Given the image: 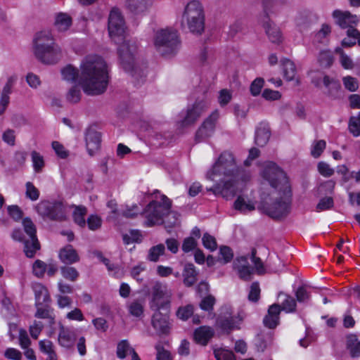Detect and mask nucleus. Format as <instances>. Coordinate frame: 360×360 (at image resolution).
<instances>
[{"label":"nucleus","mask_w":360,"mask_h":360,"mask_svg":"<svg viewBox=\"0 0 360 360\" xmlns=\"http://www.w3.org/2000/svg\"><path fill=\"white\" fill-rule=\"evenodd\" d=\"M61 74L63 79L68 82H73L77 79L83 91L89 96L103 94L109 82L107 64L101 57L96 55L84 58L80 65V73L77 68L68 65L62 69Z\"/></svg>","instance_id":"f257e3e1"},{"label":"nucleus","mask_w":360,"mask_h":360,"mask_svg":"<svg viewBox=\"0 0 360 360\" xmlns=\"http://www.w3.org/2000/svg\"><path fill=\"white\" fill-rule=\"evenodd\" d=\"M241 169L237 164L234 154L229 150L223 151L212 167L207 171L206 178L211 181H215L216 176L230 177L231 180L222 181V184L217 183L212 188H207L208 191L214 195H222L229 198L236 193L235 179L240 173Z\"/></svg>","instance_id":"f03ea898"},{"label":"nucleus","mask_w":360,"mask_h":360,"mask_svg":"<svg viewBox=\"0 0 360 360\" xmlns=\"http://www.w3.org/2000/svg\"><path fill=\"white\" fill-rule=\"evenodd\" d=\"M291 188L272 190L269 193H262L259 209L274 219L285 218L290 212Z\"/></svg>","instance_id":"7ed1b4c3"},{"label":"nucleus","mask_w":360,"mask_h":360,"mask_svg":"<svg viewBox=\"0 0 360 360\" xmlns=\"http://www.w3.org/2000/svg\"><path fill=\"white\" fill-rule=\"evenodd\" d=\"M33 53L38 60L48 65L56 63L62 58L61 48L49 30L36 33L33 39Z\"/></svg>","instance_id":"20e7f679"},{"label":"nucleus","mask_w":360,"mask_h":360,"mask_svg":"<svg viewBox=\"0 0 360 360\" xmlns=\"http://www.w3.org/2000/svg\"><path fill=\"white\" fill-rule=\"evenodd\" d=\"M153 44L160 55L165 58H171L179 51L181 40L177 30L167 27L155 32Z\"/></svg>","instance_id":"39448f33"},{"label":"nucleus","mask_w":360,"mask_h":360,"mask_svg":"<svg viewBox=\"0 0 360 360\" xmlns=\"http://www.w3.org/2000/svg\"><path fill=\"white\" fill-rule=\"evenodd\" d=\"M137 47L134 43L124 41L118 49L120 64L122 68L138 80L146 76V66H139L134 63V53Z\"/></svg>","instance_id":"423d86ee"},{"label":"nucleus","mask_w":360,"mask_h":360,"mask_svg":"<svg viewBox=\"0 0 360 360\" xmlns=\"http://www.w3.org/2000/svg\"><path fill=\"white\" fill-rule=\"evenodd\" d=\"M182 25L186 24L189 31L201 34L205 30V13L202 4L197 0L191 1L185 7Z\"/></svg>","instance_id":"0eeeda50"},{"label":"nucleus","mask_w":360,"mask_h":360,"mask_svg":"<svg viewBox=\"0 0 360 360\" xmlns=\"http://www.w3.org/2000/svg\"><path fill=\"white\" fill-rule=\"evenodd\" d=\"M172 201L165 195L161 196V202L152 200L144 209L143 214L146 218L144 224L147 227L162 224L164 218L171 211Z\"/></svg>","instance_id":"6e6552de"},{"label":"nucleus","mask_w":360,"mask_h":360,"mask_svg":"<svg viewBox=\"0 0 360 360\" xmlns=\"http://www.w3.org/2000/svg\"><path fill=\"white\" fill-rule=\"evenodd\" d=\"M171 297L172 293L167 285L160 281H155L151 288L150 308L153 311H168L170 308Z\"/></svg>","instance_id":"1a4fd4ad"},{"label":"nucleus","mask_w":360,"mask_h":360,"mask_svg":"<svg viewBox=\"0 0 360 360\" xmlns=\"http://www.w3.org/2000/svg\"><path fill=\"white\" fill-rule=\"evenodd\" d=\"M262 174L263 178L269 183L272 190L290 188L286 174L274 162L266 163Z\"/></svg>","instance_id":"9d476101"},{"label":"nucleus","mask_w":360,"mask_h":360,"mask_svg":"<svg viewBox=\"0 0 360 360\" xmlns=\"http://www.w3.org/2000/svg\"><path fill=\"white\" fill-rule=\"evenodd\" d=\"M126 30L124 18L117 8L111 9L108 21V34L112 40L115 43H120L122 39Z\"/></svg>","instance_id":"9b49d317"},{"label":"nucleus","mask_w":360,"mask_h":360,"mask_svg":"<svg viewBox=\"0 0 360 360\" xmlns=\"http://www.w3.org/2000/svg\"><path fill=\"white\" fill-rule=\"evenodd\" d=\"M37 210L39 214L51 220L63 221L66 218V206L61 200L41 201Z\"/></svg>","instance_id":"f8f14e48"},{"label":"nucleus","mask_w":360,"mask_h":360,"mask_svg":"<svg viewBox=\"0 0 360 360\" xmlns=\"http://www.w3.org/2000/svg\"><path fill=\"white\" fill-rule=\"evenodd\" d=\"M22 226L29 240V241L25 242L23 251L27 257L33 258L36 252L40 249V244L36 234V226L30 218H25L22 220Z\"/></svg>","instance_id":"ddd939ff"},{"label":"nucleus","mask_w":360,"mask_h":360,"mask_svg":"<svg viewBox=\"0 0 360 360\" xmlns=\"http://www.w3.org/2000/svg\"><path fill=\"white\" fill-rule=\"evenodd\" d=\"M241 320L233 316L232 309L229 305H224L221 308L220 314L216 320V326L224 333L229 334L232 330L238 329Z\"/></svg>","instance_id":"4468645a"},{"label":"nucleus","mask_w":360,"mask_h":360,"mask_svg":"<svg viewBox=\"0 0 360 360\" xmlns=\"http://www.w3.org/2000/svg\"><path fill=\"white\" fill-rule=\"evenodd\" d=\"M271 6L272 2L271 0H264L263 1L264 15L263 16L262 22L269 40L272 43L279 44L282 41V35L280 29L269 19V13Z\"/></svg>","instance_id":"2eb2a0df"},{"label":"nucleus","mask_w":360,"mask_h":360,"mask_svg":"<svg viewBox=\"0 0 360 360\" xmlns=\"http://www.w3.org/2000/svg\"><path fill=\"white\" fill-rule=\"evenodd\" d=\"M219 116V111L215 110L203 121L195 133L196 142H202L212 136Z\"/></svg>","instance_id":"dca6fc26"},{"label":"nucleus","mask_w":360,"mask_h":360,"mask_svg":"<svg viewBox=\"0 0 360 360\" xmlns=\"http://www.w3.org/2000/svg\"><path fill=\"white\" fill-rule=\"evenodd\" d=\"M209 104L210 102L207 99L196 101L192 106L188 108L184 118L181 121V125L187 127L194 124L208 108Z\"/></svg>","instance_id":"f3484780"},{"label":"nucleus","mask_w":360,"mask_h":360,"mask_svg":"<svg viewBox=\"0 0 360 360\" xmlns=\"http://www.w3.org/2000/svg\"><path fill=\"white\" fill-rule=\"evenodd\" d=\"M333 16L335 22L342 28H354L360 18L356 15H352L348 11L336 10L333 11Z\"/></svg>","instance_id":"a211bd4d"},{"label":"nucleus","mask_w":360,"mask_h":360,"mask_svg":"<svg viewBox=\"0 0 360 360\" xmlns=\"http://www.w3.org/2000/svg\"><path fill=\"white\" fill-rule=\"evenodd\" d=\"M233 269L237 271L238 276L242 280H251L254 269L250 266L247 257H237L233 262Z\"/></svg>","instance_id":"6ab92c4d"},{"label":"nucleus","mask_w":360,"mask_h":360,"mask_svg":"<svg viewBox=\"0 0 360 360\" xmlns=\"http://www.w3.org/2000/svg\"><path fill=\"white\" fill-rule=\"evenodd\" d=\"M85 140L87 151L92 156L100 148L101 141V133L94 128L89 127L86 131Z\"/></svg>","instance_id":"aec40b11"},{"label":"nucleus","mask_w":360,"mask_h":360,"mask_svg":"<svg viewBox=\"0 0 360 360\" xmlns=\"http://www.w3.org/2000/svg\"><path fill=\"white\" fill-rule=\"evenodd\" d=\"M281 307L278 304H273L269 306L267 314L263 319L264 325L270 329L275 328L279 323Z\"/></svg>","instance_id":"412c9836"},{"label":"nucleus","mask_w":360,"mask_h":360,"mask_svg":"<svg viewBox=\"0 0 360 360\" xmlns=\"http://www.w3.org/2000/svg\"><path fill=\"white\" fill-rule=\"evenodd\" d=\"M58 344L66 349L74 347L76 341V334L73 330L65 328L60 323V331L58 338Z\"/></svg>","instance_id":"4be33fe9"},{"label":"nucleus","mask_w":360,"mask_h":360,"mask_svg":"<svg viewBox=\"0 0 360 360\" xmlns=\"http://www.w3.org/2000/svg\"><path fill=\"white\" fill-rule=\"evenodd\" d=\"M152 318L153 327L160 333L166 334L169 332V322L167 314L160 312V311H154Z\"/></svg>","instance_id":"5701e85b"},{"label":"nucleus","mask_w":360,"mask_h":360,"mask_svg":"<svg viewBox=\"0 0 360 360\" xmlns=\"http://www.w3.org/2000/svg\"><path fill=\"white\" fill-rule=\"evenodd\" d=\"M58 257L60 260L65 264H72L79 261L77 250L71 245H67L60 249Z\"/></svg>","instance_id":"b1692460"},{"label":"nucleus","mask_w":360,"mask_h":360,"mask_svg":"<svg viewBox=\"0 0 360 360\" xmlns=\"http://www.w3.org/2000/svg\"><path fill=\"white\" fill-rule=\"evenodd\" d=\"M214 331L210 326H200L194 331V340L200 345H206L210 340L214 336Z\"/></svg>","instance_id":"393cba45"},{"label":"nucleus","mask_w":360,"mask_h":360,"mask_svg":"<svg viewBox=\"0 0 360 360\" xmlns=\"http://www.w3.org/2000/svg\"><path fill=\"white\" fill-rule=\"evenodd\" d=\"M323 85L326 88L324 94L327 96L333 99L337 98L339 96L341 88L339 81L334 78H331L329 76H324Z\"/></svg>","instance_id":"a878e982"},{"label":"nucleus","mask_w":360,"mask_h":360,"mask_svg":"<svg viewBox=\"0 0 360 360\" xmlns=\"http://www.w3.org/2000/svg\"><path fill=\"white\" fill-rule=\"evenodd\" d=\"M271 131L267 124L260 123L257 127L255 136V143L260 147L264 146L269 141Z\"/></svg>","instance_id":"bb28decb"},{"label":"nucleus","mask_w":360,"mask_h":360,"mask_svg":"<svg viewBox=\"0 0 360 360\" xmlns=\"http://www.w3.org/2000/svg\"><path fill=\"white\" fill-rule=\"evenodd\" d=\"M33 290L35 297V306L49 303L51 297L47 288L41 283H36L33 285Z\"/></svg>","instance_id":"cd10ccee"},{"label":"nucleus","mask_w":360,"mask_h":360,"mask_svg":"<svg viewBox=\"0 0 360 360\" xmlns=\"http://www.w3.org/2000/svg\"><path fill=\"white\" fill-rule=\"evenodd\" d=\"M37 311L34 316L37 319H47L51 327L55 324V314L53 309L49 306V303L44 305L35 306Z\"/></svg>","instance_id":"c85d7f7f"},{"label":"nucleus","mask_w":360,"mask_h":360,"mask_svg":"<svg viewBox=\"0 0 360 360\" xmlns=\"http://www.w3.org/2000/svg\"><path fill=\"white\" fill-rule=\"evenodd\" d=\"M198 272L192 263L186 264L183 271V283L186 287L193 286L197 281Z\"/></svg>","instance_id":"c756f323"},{"label":"nucleus","mask_w":360,"mask_h":360,"mask_svg":"<svg viewBox=\"0 0 360 360\" xmlns=\"http://www.w3.org/2000/svg\"><path fill=\"white\" fill-rule=\"evenodd\" d=\"M278 297H283V300L279 304L281 310L286 313H292L296 311L297 303L292 296L281 292L278 294Z\"/></svg>","instance_id":"7c9ffc66"},{"label":"nucleus","mask_w":360,"mask_h":360,"mask_svg":"<svg viewBox=\"0 0 360 360\" xmlns=\"http://www.w3.org/2000/svg\"><path fill=\"white\" fill-rule=\"evenodd\" d=\"M72 25V18L67 13H58L55 20L54 25L60 32H64L69 29Z\"/></svg>","instance_id":"2f4dec72"},{"label":"nucleus","mask_w":360,"mask_h":360,"mask_svg":"<svg viewBox=\"0 0 360 360\" xmlns=\"http://www.w3.org/2000/svg\"><path fill=\"white\" fill-rule=\"evenodd\" d=\"M281 63L283 66L284 77L288 81L293 80L296 75V68L295 63L292 60L287 58L281 60Z\"/></svg>","instance_id":"473e14b6"},{"label":"nucleus","mask_w":360,"mask_h":360,"mask_svg":"<svg viewBox=\"0 0 360 360\" xmlns=\"http://www.w3.org/2000/svg\"><path fill=\"white\" fill-rule=\"evenodd\" d=\"M347 349L352 357H359L360 356V340L355 335H350L347 340Z\"/></svg>","instance_id":"72a5a7b5"},{"label":"nucleus","mask_w":360,"mask_h":360,"mask_svg":"<svg viewBox=\"0 0 360 360\" xmlns=\"http://www.w3.org/2000/svg\"><path fill=\"white\" fill-rule=\"evenodd\" d=\"M312 23V16L307 13H301L296 18V25L300 32L307 31Z\"/></svg>","instance_id":"f704fd0d"},{"label":"nucleus","mask_w":360,"mask_h":360,"mask_svg":"<svg viewBox=\"0 0 360 360\" xmlns=\"http://www.w3.org/2000/svg\"><path fill=\"white\" fill-rule=\"evenodd\" d=\"M86 213L87 209L86 207L82 205L75 206V210L72 213V217L75 223L81 227H84L86 226L84 217Z\"/></svg>","instance_id":"c9c22d12"},{"label":"nucleus","mask_w":360,"mask_h":360,"mask_svg":"<svg viewBox=\"0 0 360 360\" xmlns=\"http://www.w3.org/2000/svg\"><path fill=\"white\" fill-rule=\"evenodd\" d=\"M126 6L135 14L143 13L147 8L146 0H127Z\"/></svg>","instance_id":"e433bc0d"},{"label":"nucleus","mask_w":360,"mask_h":360,"mask_svg":"<svg viewBox=\"0 0 360 360\" xmlns=\"http://www.w3.org/2000/svg\"><path fill=\"white\" fill-rule=\"evenodd\" d=\"M347 37L342 41L343 47H351L356 44L357 38L360 37V32L356 28H349L347 31Z\"/></svg>","instance_id":"4c0bfd02"},{"label":"nucleus","mask_w":360,"mask_h":360,"mask_svg":"<svg viewBox=\"0 0 360 360\" xmlns=\"http://www.w3.org/2000/svg\"><path fill=\"white\" fill-rule=\"evenodd\" d=\"M144 300H135L128 305L129 312L131 315L139 317L143 314Z\"/></svg>","instance_id":"58836bf2"},{"label":"nucleus","mask_w":360,"mask_h":360,"mask_svg":"<svg viewBox=\"0 0 360 360\" xmlns=\"http://www.w3.org/2000/svg\"><path fill=\"white\" fill-rule=\"evenodd\" d=\"M31 159L34 171L36 173L41 172L43 168L45 166V162L43 155H41L37 151L33 150L31 153Z\"/></svg>","instance_id":"ea45409f"},{"label":"nucleus","mask_w":360,"mask_h":360,"mask_svg":"<svg viewBox=\"0 0 360 360\" xmlns=\"http://www.w3.org/2000/svg\"><path fill=\"white\" fill-rule=\"evenodd\" d=\"M233 206L236 210H238L243 213L251 212L255 209V207L252 203L250 202H246L245 199L241 196L238 197V198L234 202Z\"/></svg>","instance_id":"a19ab883"},{"label":"nucleus","mask_w":360,"mask_h":360,"mask_svg":"<svg viewBox=\"0 0 360 360\" xmlns=\"http://www.w3.org/2000/svg\"><path fill=\"white\" fill-rule=\"evenodd\" d=\"M318 62L322 68H328L333 63V57L332 53L329 50H323L320 51L318 56Z\"/></svg>","instance_id":"79ce46f5"},{"label":"nucleus","mask_w":360,"mask_h":360,"mask_svg":"<svg viewBox=\"0 0 360 360\" xmlns=\"http://www.w3.org/2000/svg\"><path fill=\"white\" fill-rule=\"evenodd\" d=\"M331 32L330 27L327 24H323L321 28L314 34V42L316 44H323L325 39Z\"/></svg>","instance_id":"37998d69"},{"label":"nucleus","mask_w":360,"mask_h":360,"mask_svg":"<svg viewBox=\"0 0 360 360\" xmlns=\"http://www.w3.org/2000/svg\"><path fill=\"white\" fill-rule=\"evenodd\" d=\"M165 251V248L163 244L153 246L149 249L147 258L149 261L156 262L158 261L160 256L164 255Z\"/></svg>","instance_id":"c03bdc74"},{"label":"nucleus","mask_w":360,"mask_h":360,"mask_svg":"<svg viewBox=\"0 0 360 360\" xmlns=\"http://www.w3.org/2000/svg\"><path fill=\"white\" fill-rule=\"evenodd\" d=\"M122 240L125 245H129L133 243H141L142 235L138 230H131L129 233L122 235Z\"/></svg>","instance_id":"a18cd8bd"},{"label":"nucleus","mask_w":360,"mask_h":360,"mask_svg":"<svg viewBox=\"0 0 360 360\" xmlns=\"http://www.w3.org/2000/svg\"><path fill=\"white\" fill-rule=\"evenodd\" d=\"M46 269L47 264L40 259H37L32 264V273L37 278H42Z\"/></svg>","instance_id":"49530a36"},{"label":"nucleus","mask_w":360,"mask_h":360,"mask_svg":"<svg viewBox=\"0 0 360 360\" xmlns=\"http://www.w3.org/2000/svg\"><path fill=\"white\" fill-rule=\"evenodd\" d=\"M62 276L70 281H75L79 277V272L77 269L72 266H62L60 268Z\"/></svg>","instance_id":"de8ad7c7"},{"label":"nucleus","mask_w":360,"mask_h":360,"mask_svg":"<svg viewBox=\"0 0 360 360\" xmlns=\"http://www.w3.org/2000/svg\"><path fill=\"white\" fill-rule=\"evenodd\" d=\"M39 350L46 354L47 356L56 353L53 342L49 340H40L39 342Z\"/></svg>","instance_id":"09e8293b"},{"label":"nucleus","mask_w":360,"mask_h":360,"mask_svg":"<svg viewBox=\"0 0 360 360\" xmlns=\"http://www.w3.org/2000/svg\"><path fill=\"white\" fill-rule=\"evenodd\" d=\"M214 354L217 360H236L233 352L225 349H216L214 350Z\"/></svg>","instance_id":"8fccbe9b"},{"label":"nucleus","mask_w":360,"mask_h":360,"mask_svg":"<svg viewBox=\"0 0 360 360\" xmlns=\"http://www.w3.org/2000/svg\"><path fill=\"white\" fill-rule=\"evenodd\" d=\"M349 131L354 136H360V112L356 117H352L349 122Z\"/></svg>","instance_id":"3c124183"},{"label":"nucleus","mask_w":360,"mask_h":360,"mask_svg":"<svg viewBox=\"0 0 360 360\" xmlns=\"http://www.w3.org/2000/svg\"><path fill=\"white\" fill-rule=\"evenodd\" d=\"M260 287L258 282H253L250 286L248 292V300L252 302H257L260 297Z\"/></svg>","instance_id":"603ef678"},{"label":"nucleus","mask_w":360,"mask_h":360,"mask_svg":"<svg viewBox=\"0 0 360 360\" xmlns=\"http://www.w3.org/2000/svg\"><path fill=\"white\" fill-rule=\"evenodd\" d=\"M215 302H216L215 297L212 295H209L205 297L201 300L199 305L202 310L210 312L213 310L214 305L215 304Z\"/></svg>","instance_id":"864d4df0"},{"label":"nucleus","mask_w":360,"mask_h":360,"mask_svg":"<svg viewBox=\"0 0 360 360\" xmlns=\"http://www.w3.org/2000/svg\"><path fill=\"white\" fill-rule=\"evenodd\" d=\"M264 84V80L262 77H257L250 84V91L252 96H257L260 94Z\"/></svg>","instance_id":"5fc2aeb1"},{"label":"nucleus","mask_w":360,"mask_h":360,"mask_svg":"<svg viewBox=\"0 0 360 360\" xmlns=\"http://www.w3.org/2000/svg\"><path fill=\"white\" fill-rule=\"evenodd\" d=\"M131 349H133L130 347L127 340H124L120 341L117 344V356L118 358L123 359L127 356V352L129 351L131 353Z\"/></svg>","instance_id":"6e6d98bb"},{"label":"nucleus","mask_w":360,"mask_h":360,"mask_svg":"<svg viewBox=\"0 0 360 360\" xmlns=\"http://www.w3.org/2000/svg\"><path fill=\"white\" fill-rule=\"evenodd\" d=\"M202 240V244L206 249H208L212 252L217 249V245L216 239L210 234L207 233H204Z\"/></svg>","instance_id":"4d7b16f0"},{"label":"nucleus","mask_w":360,"mask_h":360,"mask_svg":"<svg viewBox=\"0 0 360 360\" xmlns=\"http://www.w3.org/2000/svg\"><path fill=\"white\" fill-rule=\"evenodd\" d=\"M345 88L349 91H356L359 88V83L355 77L347 76L342 79Z\"/></svg>","instance_id":"13d9d810"},{"label":"nucleus","mask_w":360,"mask_h":360,"mask_svg":"<svg viewBox=\"0 0 360 360\" xmlns=\"http://www.w3.org/2000/svg\"><path fill=\"white\" fill-rule=\"evenodd\" d=\"M67 101L71 103H77L81 99L80 89L77 86H72L67 94Z\"/></svg>","instance_id":"bf43d9fd"},{"label":"nucleus","mask_w":360,"mask_h":360,"mask_svg":"<svg viewBox=\"0 0 360 360\" xmlns=\"http://www.w3.org/2000/svg\"><path fill=\"white\" fill-rule=\"evenodd\" d=\"M193 314V306L188 304L185 307H179L176 315L181 320L186 321Z\"/></svg>","instance_id":"052dcab7"},{"label":"nucleus","mask_w":360,"mask_h":360,"mask_svg":"<svg viewBox=\"0 0 360 360\" xmlns=\"http://www.w3.org/2000/svg\"><path fill=\"white\" fill-rule=\"evenodd\" d=\"M257 251L255 249H252L251 252V261L255 265V268L258 274H263L265 272L263 263L259 257L256 256Z\"/></svg>","instance_id":"680f3d73"},{"label":"nucleus","mask_w":360,"mask_h":360,"mask_svg":"<svg viewBox=\"0 0 360 360\" xmlns=\"http://www.w3.org/2000/svg\"><path fill=\"white\" fill-rule=\"evenodd\" d=\"M326 141L323 140L316 141L312 146L311 150V155L315 158H319L323 153V150L326 148Z\"/></svg>","instance_id":"e2e57ef3"},{"label":"nucleus","mask_w":360,"mask_h":360,"mask_svg":"<svg viewBox=\"0 0 360 360\" xmlns=\"http://www.w3.org/2000/svg\"><path fill=\"white\" fill-rule=\"evenodd\" d=\"M334 205V201L331 197H325L321 198L316 205L318 211H324L332 208Z\"/></svg>","instance_id":"0e129e2a"},{"label":"nucleus","mask_w":360,"mask_h":360,"mask_svg":"<svg viewBox=\"0 0 360 360\" xmlns=\"http://www.w3.org/2000/svg\"><path fill=\"white\" fill-rule=\"evenodd\" d=\"M335 52L340 55V63L345 69H350L353 67V63L351 58L346 55L340 47L335 49Z\"/></svg>","instance_id":"69168bd1"},{"label":"nucleus","mask_w":360,"mask_h":360,"mask_svg":"<svg viewBox=\"0 0 360 360\" xmlns=\"http://www.w3.org/2000/svg\"><path fill=\"white\" fill-rule=\"evenodd\" d=\"M25 194L27 198L33 201L37 200L39 196V190L31 182H27L26 184Z\"/></svg>","instance_id":"338daca9"},{"label":"nucleus","mask_w":360,"mask_h":360,"mask_svg":"<svg viewBox=\"0 0 360 360\" xmlns=\"http://www.w3.org/2000/svg\"><path fill=\"white\" fill-rule=\"evenodd\" d=\"M101 219L98 216L94 214L90 215L86 221L89 229L91 231L98 229L101 226Z\"/></svg>","instance_id":"774afa93"}]
</instances>
